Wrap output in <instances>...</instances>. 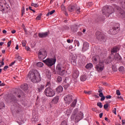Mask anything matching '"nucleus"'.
Masks as SVG:
<instances>
[{
	"label": "nucleus",
	"instance_id": "f257e3e1",
	"mask_svg": "<svg viewBox=\"0 0 125 125\" xmlns=\"http://www.w3.org/2000/svg\"><path fill=\"white\" fill-rule=\"evenodd\" d=\"M27 77L29 78L30 81L34 83H40V82L42 81L41 75L38 70H32L30 71Z\"/></svg>",
	"mask_w": 125,
	"mask_h": 125
},
{
	"label": "nucleus",
	"instance_id": "f03ea898",
	"mask_svg": "<svg viewBox=\"0 0 125 125\" xmlns=\"http://www.w3.org/2000/svg\"><path fill=\"white\" fill-rule=\"evenodd\" d=\"M102 12L103 14L105 15L106 17H109L110 14L115 12V9L113 7H109L108 6H105L102 9Z\"/></svg>",
	"mask_w": 125,
	"mask_h": 125
},
{
	"label": "nucleus",
	"instance_id": "7ed1b4c3",
	"mask_svg": "<svg viewBox=\"0 0 125 125\" xmlns=\"http://www.w3.org/2000/svg\"><path fill=\"white\" fill-rule=\"evenodd\" d=\"M56 70L60 76H64L67 73V71L65 70V67L61 63H58L57 65Z\"/></svg>",
	"mask_w": 125,
	"mask_h": 125
},
{
	"label": "nucleus",
	"instance_id": "20e7f679",
	"mask_svg": "<svg viewBox=\"0 0 125 125\" xmlns=\"http://www.w3.org/2000/svg\"><path fill=\"white\" fill-rule=\"evenodd\" d=\"M43 62L47 66V67L50 68V67H52V66L56 63V59L55 58H47L43 61Z\"/></svg>",
	"mask_w": 125,
	"mask_h": 125
},
{
	"label": "nucleus",
	"instance_id": "39448f33",
	"mask_svg": "<svg viewBox=\"0 0 125 125\" xmlns=\"http://www.w3.org/2000/svg\"><path fill=\"white\" fill-rule=\"evenodd\" d=\"M44 94L48 97H53L55 95V91L51 87H46L44 91Z\"/></svg>",
	"mask_w": 125,
	"mask_h": 125
},
{
	"label": "nucleus",
	"instance_id": "423d86ee",
	"mask_svg": "<svg viewBox=\"0 0 125 125\" xmlns=\"http://www.w3.org/2000/svg\"><path fill=\"white\" fill-rule=\"evenodd\" d=\"M105 68V63L104 62H100L95 66V69L98 73H101Z\"/></svg>",
	"mask_w": 125,
	"mask_h": 125
},
{
	"label": "nucleus",
	"instance_id": "0eeeda50",
	"mask_svg": "<svg viewBox=\"0 0 125 125\" xmlns=\"http://www.w3.org/2000/svg\"><path fill=\"white\" fill-rule=\"evenodd\" d=\"M46 56H47V52H46V51H45V50L40 49L39 51L38 57L39 59H40V60H42V59H44V58H45Z\"/></svg>",
	"mask_w": 125,
	"mask_h": 125
},
{
	"label": "nucleus",
	"instance_id": "6e6552de",
	"mask_svg": "<svg viewBox=\"0 0 125 125\" xmlns=\"http://www.w3.org/2000/svg\"><path fill=\"white\" fill-rule=\"evenodd\" d=\"M119 28H120L119 25H118V26L113 27L112 28L109 30V31H108V33L110 34V35H117V34H118V32H119V30H120L119 29Z\"/></svg>",
	"mask_w": 125,
	"mask_h": 125
},
{
	"label": "nucleus",
	"instance_id": "1a4fd4ad",
	"mask_svg": "<svg viewBox=\"0 0 125 125\" xmlns=\"http://www.w3.org/2000/svg\"><path fill=\"white\" fill-rule=\"evenodd\" d=\"M114 9L118 11L119 15L121 16V17L122 18H124V17H125V12L123 9H122L121 7H119V6H116Z\"/></svg>",
	"mask_w": 125,
	"mask_h": 125
},
{
	"label": "nucleus",
	"instance_id": "9d476101",
	"mask_svg": "<svg viewBox=\"0 0 125 125\" xmlns=\"http://www.w3.org/2000/svg\"><path fill=\"white\" fill-rule=\"evenodd\" d=\"M8 102H10V103L15 104L17 102V100L16 99V97H15L14 95H9L8 96Z\"/></svg>",
	"mask_w": 125,
	"mask_h": 125
},
{
	"label": "nucleus",
	"instance_id": "9b49d317",
	"mask_svg": "<svg viewBox=\"0 0 125 125\" xmlns=\"http://www.w3.org/2000/svg\"><path fill=\"white\" fill-rule=\"evenodd\" d=\"M64 100L66 104H70L73 101V96L71 95H68L64 97Z\"/></svg>",
	"mask_w": 125,
	"mask_h": 125
},
{
	"label": "nucleus",
	"instance_id": "f8f14e48",
	"mask_svg": "<svg viewBox=\"0 0 125 125\" xmlns=\"http://www.w3.org/2000/svg\"><path fill=\"white\" fill-rule=\"evenodd\" d=\"M96 39L98 40V41H103L104 40V36H103V35L102 34V33L100 31H97L96 32Z\"/></svg>",
	"mask_w": 125,
	"mask_h": 125
},
{
	"label": "nucleus",
	"instance_id": "ddd939ff",
	"mask_svg": "<svg viewBox=\"0 0 125 125\" xmlns=\"http://www.w3.org/2000/svg\"><path fill=\"white\" fill-rule=\"evenodd\" d=\"M15 94L16 96H17L18 97H19V98H20L21 96H23L24 93L21 90L19 89L15 92Z\"/></svg>",
	"mask_w": 125,
	"mask_h": 125
},
{
	"label": "nucleus",
	"instance_id": "4468645a",
	"mask_svg": "<svg viewBox=\"0 0 125 125\" xmlns=\"http://www.w3.org/2000/svg\"><path fill=\"white\" fill-rule=\"evenodd\" d=\"M48 35H49V32H48L38 33V36L42 39L46 38V37H48Z\"/></svg>",
	"mask_w": 125,
	"mask_h": 125
},
{
	"label": "nucleus",
	"instance_id": "2eb2a0df",
	"mask_svg": "<svg viewBox=\"0 0 125 125\" xmlns=\"http://www.w3.org/2000/svg\"><path fill=\"white\" fill-rule=\"evenodd\" d=\"M89 48V44L87 42H84L83 44V51H86Z\"/></svg>",
	"mask_w": 125,
	"mask_h": 125
},
{
	"label": "nucleus",
	"instance_id": "dca6fc26",
	"mask_svg": "<svg viewBox=\"0 0 125 125\" xmlns=\"http://www.w3.org/2000/svg\"><path fill=\"white\" fill-rule=\"evenodd\" d=\"M83 118V113L82 112H79L78 114V115L76 117L75 120H77V122H79V121H81L82 119Z\"/></svg>",
	"mask_w": 125,
	"mask_h": 125
},
{
	"label": "nucleus",
	"instance_id": "f3484780",
	"mask_svg": "<svg viewBox=\"0 0 125 125\" xmlns=\"http://www.w3.org/2000/svg\"><path fill=\"white\" fill-rule=\"evenodd\" d=\"M114 59H115V60L116 61H119V62H121V61H122V57L120 56L119 53H116L114 55Z\"/></svg>",
	"mask_w": 125,
	"mask_h": 125
},
{
	"label": "nucleus",
	"instance_id": "a211bd4d",
	"mask_svg": "<svg viewBox=\"0 0 125 125\" xmlns=\"http://www.w3.org/2000/svg\"><path fill=\"white\" fill-rule=\"evenodd\" d=\"M79 71L77 70H73L72 77L74 79H78L79 77Z\"/></svg>",
	"mask_w": 125,
	"mask_h": 125
},
{
	"label": "nucleus",
	"instance_id": "6ab92c4d",
	"mask_svg": "<svg viewBox=\"0 0 125 125\" xmlns=\"http://www.w3.org/2000/svg\"><path fill=\"white\" fill-rule=\"evenodd\" d=\"M21 89H22V90L25 91V90H28L29 86L28 85V84L24 83L21 86Z\"/></svg>",
	"mask_w": 125,
	"mask_h": 125
},
{
	"label": "nucleus",
	"instance_id": "aec40b11",
	"mask_svg": "<svg viewBox=\"0 0 125 125\" xmlns=\"http://www.w3.org/2000/svg\"><path fill=\"white\" fill-rule=\"evenodd\" d=\"M119 49L118 47H114L111 51V54H114V53H116L119 51Z\"/></svg>",
	"mask_w": 125,
	"mask_h": 125
},
{
	"label": "nucleus",
	"instance_id": "412c9836",
	"mask_svg": "<svg viewBox=\"0 0 125 125\" xmlns=\"http://www.w3.org/2000/svg\"><path fill=\"white\" fill-rule=\"evenodd\" d=\"M56 91L57 93H60V92H62L63 91V87L62 86H59L56 89Z\"/></svg>",
	"mask_w": 125,
	"mask_h": 125
},
{
	"label": "nucleus",
	"instance_id": "4be33fe9",
	"mask_svg": "<svg viewBox=\"0 0 125 125\" xmlns=\"http://www.w3.org/2000/svg\"><path fill=\"white\" fill-rule=\"evenodd\" d=\"M59 100V98L58 97H55L51 101V103L53 104H57L58 103V101Z\"/></svg>",
	"mask_w": 125,
	"mask_h": 125
},
{
	"label": "nucleus",
	"instance_id": "5701e85b",
	"mask_svg": "<svg viewBox=\"0 0 125 125\" xmlns=\"http://www.w3.org/2000/svg\"><path fill=\"white\" fill-rule=\"evenodd\" d=\"M75 5L68 6V11H69L70 12H74V10H75Z\"/></svg>",
	"mask_w": 125,
	"mask_h": 125
},
{
	"label": "nucleus",
	"instance_id": "b1692460",
	"mask_svg": "<svg viewBox=\"0 0 125 125\" xmlns=\"http://www.w3.org/2000/svg\"><path fill=\"white\" fill-rule=\"evenodd\" d=\"M75 10L76 11V13L77 14H80L81 13V8L78 5H75Z\"/></svg>",
	"mask_w": 125,
	"mask_h": 125
},
{
	"label": "nucleus",
	"instance_id": "393cba45",
	"mask_svg": "<svg viewBox=\"0 0 125 125\" xmlns=\"http://www.w3.org/2000/svg\"><path fill=\"white\" fill-rule=\"evenodd\" d=\"M44 88V85L40 84L38 85V91L39 92H41L42 90Z\"/></svg>",
	"mask_w": 125,
	"mask_h": 125
},
{
	"label": "nucleus",
	"instance_id": "a878e982",
	"mask_svg": "<svg viewBox=\"0 0 125 125\" xmlns=\"http://www.w3.org/2000/svg\"><path fill=\"white\" fill-rule=\"evenodd\" d=\"M46 75L48 79H50V78L51 77V72H50V70H47L46 71Z\"/></svg>",
	"mask_w": 125,
	"mask_h": 125
},
{
	"label": "nucleus",
	"instance_id": "bb28decb",
	"mask_svg": "<svg viewBox=\"0 0 125 125\" xmlns=\"http://www.w3.org/2000/svg\"><path fill=\"white\" fill-rule=\"evenodd\" d=\"M92 67H93V64L91 63H88L85 66L86 69H91Z\"/></svg>",
	"mask_w": 125,
	"mask_h": 125
},
{
	"label": "nucleus",
	"instance_id": "cd10ccee",
	"mask_svg": "<svg viewBox=\"0 0 125 125\" xmlns=\"http://www.w3.org/2000/svg\"><path fill=\"white\" fill-rule=\"evenodd\" d=\"M80 80L82 82H84L86 81V75H82L80 77Z\"/></svg>",
	"mask_w": 125,
	"mask_h": 125
},
{
	"label": "nucleus",
	"instance_id": "c85d7f7f",
	"mask_svg": "<svg viewBox=\"0 0 125 125\" xmlns=\"http://www.w3.org/2000/svg\"><path fill=\"white\" fill-rule=\"evenodd\" d=\"M37 66L39 67H43V63L39 62L37 63Z\"/></svg>",
	"mask_w": 125,
	"mask_h": 125
},
{
	"label": "nucleus",
	"instance_id": "c756f323",
	"mask_svg": "<svg viewBox=\"0 0 125 125\" xmlns=\"http://www.w3.org/2000/svg\"><path fill=\"white\" fill-rule=\"evenodd\" d=\"M72 111H73V108H69V109L67 110L66 114H67V115H71V114L72 113Z\"/></svg>",
	"mask_w": 125,
	"mask_h": 125
},
{
	"label": "nucleus",
	"instance_id": "7c9ffc66",
	"mask_svg": "<svg viewBox=\"0 0 125 125\" xmlns=\"http://www.w3.org/2000/svg\"><path fill=\"white\" fill-rule=\"evenodd\" d=\"M77 104V99H75L71 104V107H75Z\"/></svg>",
	"mask_w": 125,
	"mask_h": 125
},
{
	"label": "nucleus",
	"instance_id": "2f4dec72",
	"mask_svg": "<svg viewBox=\"0 0 125 125\" xmlns=\"http://www.w3.org/2000/svg\"><path fill=\"white\" fill-rule=\"evenodd\" d=\"M101 20H102V18H101V17L98 16L96 19L95 21L97 22H100V21H101Z\"/></svg>",
	"mask_w": 125,
	"mask_h": 125
},
{
	"label": "nucleus",
	"instance_id": "473e14b6",
	"mask_svg": "<svg viewBox=\"0 0 125 125\" xmlns=\"http://www.w3.org/2000/svg\"><path fill=\"white\" fill-rule=\"evenodd\" d=\"M78 112H79V109H78V108L75 109L73 111V115L74 116H76V115H77V114H78Z\"/></svg>",
	"mask_w": 125,
	"mask_h": 125
},
{
	"label": "nucleus",
	"instance_id": "72a5a7b5",
	"mask_svg": "<svg viewBox=\"0 0 125 125\" xmlns=\"http://www.w3.org/2000/svg\"><path fill=\"white\" fill-rule=\"evenodd\" d=\"M42 16V14L40 13V15L37 17L36 20H41Z\"/></svg>",
	"mask_w": 125,
	"mask_h": 125
},
{
	"label": "nucleus",
	"instance_id": "f704fd0d",
	"mask_svg": "<svg viewBox=\"0 0 125 125\" xmlns=\"http://www.w3.org/2000/svg\"><path fill=\"white\" fill-rule=\"evenodd\" d=\"M4 107H5V104H4V103H1L0 104V110L2 109H4Z\"/></svg>",
	"mask_w": 125,
	"mask_h": 125
},
{
	"label": "nucleus",
	"instance_id": "c9c22d12",
	"mask_svg": "<svg viewBox=\"0 0 125 125\" xmlns=\"http://www.w3.org/2000/svg\"><path fill=\"white\" fill-rule=\"evenodd\" d=\"M46 86H47V87H51V82H47L46 83Z\"/></svg>",
	"mask_w": 125,
	"mask_h": 125
},
{
	"label": "nucleus",
	"instance_id": "e433bc0d",
	"mask_svg": "<svg viewBox=\"0 0 125 125\" xmlns=\"http://www.w3.org/2000/svg\"><path fill=\"white\" fill-rule=\"evenodd\" d=\"M97 106H98V107H99V108L103 107V105L102 104V103H101V102L97 103Z\"/></svg>",
	"mask_w": 125,
	"mask_h": 125
},
{
	"label": "nucleus",
	"instance_id": "4c0bfd02",
	"mask_svg": "<svg viewBox=\"0 0 125 125\" xmlns=\"http://www.w3.org/2000/svg\"><path fill=\"white\" fill-rule=\"evenodd\" d=\"M74 43L75 45H77V46H80V42L78 40L74 41Z\"/></svg>",
	"mask_w": 125,
	"mask_h": 125
},
{
	"label": "nucleus",
	"instance_id": "58836bf2",
	"mask_svg": "<svg viewBox=\"0 0 125 125\" xmlns=\"http://www.w3.org/2000/svg\"><path fill=\"white\" fill-rule=\"evenodd\" d=\"M31 6H34V7H36V8L39 7V4H38V3H32Z\"/></svg>",
	"mask_w": 125,
	"mask_h": 125
},
{
	"label": "nucleus",
	"instance_id": "ea45409f",
	"mask_svg": "<svg viewBox=\"0 0 125 125\" xmlns=\"http://www.w3.org/2000/svg\"><path fill=\"white\" fill-rule=\"evenodd\" d=\"M57 81L59 83H61V82H62V77H61V76H58L57 78Z\"/></svg>",
	"mask_w": 125,
	"mask_h": 125
},
{
	"label": "nucleus",
	"instance_id": "a19ab883",
	"mask_svg": "<svg viewBox=\"0 0 125 125\" xmlns=\"http://www.w3.org/2000/svg\"><path fill=\"white\" fill-rule=\"evenodd\" d=\"M5 9V8H3V5H0V11H2V12H3Z\"/></svg>",
	"mask_w": 125,
	"mask_h": 125
},
{
	"label": "nucleus",
	"instance_id": "79ce46f5",
	"mask_svg": "<svg viewBox=\"0 0 125 125\" xmlns=\"http://www.w3.org/2000/svg\"><path fill=\"white\" fill-rule=\"evenodd\" d=\"M93 62H94V63L95 64H96V63H97V58H96V57H93Z\"/></svg>",
	"mask_w": 125,
	"mask_h": 125
},
{
	"label": "nucleus",
	"instance_id": "37998d69",
	"mask_svg": "<svg viewBox=\"0 0 125 125\" xmlns=\"http://www.w3.org/2000/svg\"><path fill=\"white\" fill-rule=\"evenodd\" d=\"M124 66H120L118 70L119 71V72H124Z\"/></svg>",
	"mask_w": 125,
	"mask_h": 125
},
{
	"label": "nucleus",
	"instance_id": "c03bdc74",
	"mask_svg": "<svg viewBox=\"0 0 125 125\" xmlns=\"http://www.w3.org/2000/svg\"><path fill=\"white\" fill-rule=\"evenodd\" d=\"M71 63L72 64H73V65H77V60L71 61Z\"/></svg>",
	"mask_w": 125,
	"mask_h": 125
},
{
	"label": "nucleus",
	"instance_id": "a18cd8bd",
	"mask_svg": "<svg viewBox=\"0 0 125 125\" xmlns=\"http://www.w3.org/2000/svg\"><path fill=\"white\" fill-rule=\"evenodd\" d=\"M112 70L114 71V72H117L118 71V68L116 67V66L113 65L112 66Z\"/></svg>",
	"mask_w": 125,
	"mask_h": 125
},
{
	"label": "nucleus",
	"instance_id": "49530a36",
	"mask_svg": "<svg viewBox=\"0 0 125 125\" xmlns=\"http://www.w3.org/2000/svg\"><path fill=\"white\" fill-rule=\"evenodd\" d=\"M69 85H70L68 83L64 84L63 85V87H64V89H67V88H68V87H69Z\"/></svg>",
	"mask_w": 125,
	"mask_h": 125
},
{
	"label": "nucleus",
	"instance_id": "de8ad7c7",
	"mask_svg": "<svg viewBox=\"0 0 125 125\" xmlns=\"http://www.w3.org/2000/svg\"><path fill=\"white\" fill-rule=\"evenodd\" d=\"M73 60H77V56H72L71 58V61Z\"/></svg>",
	"mask_w": 125,
	"mask_h": 125
},
{
	"label": "nucleus",
	"instance_id": "09e8293b",
	"mask_svg": "<svg viewBox=\"0 0 125 125\" xmlns=\"http://www.w3.org/2000/svg\"><path fill=\"white\" fill-rule=\"evenodd\" d=\"M112 113L115 115H117V108H114V109L112 110Z\"/></svg>",
	"mask_w": 125,
	"mask_h": 125
},
{
	"label": "nucleus",
	"instance_id": "8fccbe9b",
	"mask_svg": "<svg viewBox=\"0 0 125 125\" xmlns=\"http://www.w3.org/2000/svg\"><path fill=\"white\" fill-rule=\"evenodd\" d=\"M103 91V88H102V87H99L98 92L99 93L102 92Z\"/></svg>",
	"mask_w": 125,
	"mask_h": 125
},
{
	"label": "nucleus",
	"instance_id": "3c124183",
	"mask_svg": "<svg viewBox=\"0 0 125 125\" xmlns=\"http://www.w3.org/2000/svg\"><path fill=\"white\" fill-rule=\"evenodd\" d=\"M61 125H67V122L66 121H63L61 122Z\"/></svg>",
	"mask_w": 125,
	"mask_h": 125
},
{
	"label": "nucleus",
	"instance_id": "603ef678",
	"mask_svg": "<svg viewBox=\"0 0 125 125\" xmlns=\"http://www.w3.org/2000/svg\"><path fill=\"white\" fill-rule=\"evenodd\" d=\"M17 59H18L19 61H21V59H22V57L17 55Z\"/></svg>",
	"mask_w": 125,
	"mask_h": 125
},
{
	"label": "nucleus",
	"instance_id": "864d4df0",
	"mask_svg": "<svg viewBox=\"0 0 125 125\" xmlns=\"http://www.w3.org/2000/svg\"><path fill=\"white\" fill-rule=\"evenodd\" d=\"M84 93H85L86 94H88L89 95L91 94V91H84Z\"/></svg>",
	"mask_w": 125,
	"mask_h": 125
},
{
	"label": "nucleus",
	"instance_id": "5fc2aeb1",
	"mask_svg": "<svg viewBox=\"0 0 125 125\" xmlns=\"http://www.w3.org/2000/svg\"><path fill=\"white\" fill-rule=\"evenodd\" d=\"M61 8H62V10H65V9H66L65 6H64V4H62L61 5Z\"/></svg>",
	"mask_w": 125,
	"mask_h": 125
},
{
	"label": "nucleus",
	"instance_id": "6e6d98bb",
	"mask_svg": "<svg viewBox=\"0 0 125 125\" xmlns=\"http://www.w3.org/2000/svg\"><path fill=\"white\" fill-rule=\"evenodd\" d=\"M108 107V104H106L104 105V108L106 110V109H107Z\"/></svg>",
	"mask_w": 125,
	"mask_h": 125
},
{
	"label": "nucleus",
	"instance_id": "4d7b16f0",
	"mask_svg": "<svg viewBox=\"0 0 125 125\" xmlns=\"http://www.w3.org/2000/svg\"><path fill=\"white\" fill-rule=\"evenodd\" d=\"M101 97V101H104L105 100V98H106V97H105L104 96H103L102 97Z\"/></svg>",
	"mask_w": 125,
	"mask_h": 125
},
{
	"label": "nucleus",
	"instance_id": "13d9d810",
	"mask_svg": "<svg viewBox=\"0 0 125 125\" xmlns=\"http://www.w3.org/2000/svg\"><path fill=\"white\" fill-rule=\"evenodd\" d=\"M116 94L117 95H121V92L120 91V90H116Z\"/></svg>",
	"mask_w": 125,
	"mask_h": 125
},
{
	"label": "nucleus",
	"instance_id": "bf43d9fd",
	"mask_svg": "<svg viewBox=\"0 0 125 125\" xmlns=\"http://www.w3.org/2000/svg\"><path fill=\"white\" fill-rule=\"evenodd\" d=\"M11 45V41H10L9 42H7V47H9Z\"/></svg>",
	"mask_w": 125,
	"mask_h": 125
},
{
	"label": "nucleus",
	"instance_id": "052dcab7",
	"mask_svg": "<svg viewBox=\"0 0 125 125\" xmlns=\"http://www.w3.org/2000/svg\"><path fill=\"white\" fill-rule=\"evenodd\" d=\"M106 99H111L112 98V96L111 95H107L105 97Z\"/></svg>",
	"mask_w": 125,
	"mask_h": 125
},
{
	"label": "nucleus",
	"instance_id": "680f3d73",
	"mask_svg": "<svg viewBox=\"0 0 125 125\" xmlns=\"http://www.w3.org/2000/svg\"><path fill=\"white\" fill-rule=\"evenodd\" d=\"M54 12H55V10H53L52 11H51L49 13H50V15H52V14L53 13H54Z\"/></svg>",
	"mask_w": 125,
	"mask_h": 125
},
{
	"label": "nucleus",
	"instance_id": "e2e57ef3",
	"mask_svg": "<svg viewBox=\"0 0 125 125\" xmlns=\"http://www.w3.org/2000/svg\"><path fill=\"white\" fill-rule=\"evenodd\" d=\"M99 96L100 97H102V96H104V95H103V93L102 92H100L99 94Z\"/></svg>",
	"mask_w": 125,
	"mask_h": 125
},
{
	"label": "nucleus",
	"instance_id": "0e129e2a",
	"mask_svg": "<svg viewBox=\"0 0 125 125\" xmlns=\"http://www.w3.org/2000/svg\"><path fill=\"white\" fill-rule=\"evenodd\" d=\"M14 64H15V61H14V62H12V63H11L9 64V66L11 67V66H13V65H14Z\"/></svg>",
	"mask_w": 125,
	"mask_h": 125
},
{
	"label": "nucleus",
	"instance_id": "69168bd1",
	"mask_svg": "<svg viewBox=\"0 0 125 125\" xmlns=\"http://www.w3.org/2000/svg\"><path fill=\"white\" fill-rule=\"evenodd\" d=\"M22 46H26V42H24V41H23L22 42Z\"/></svg>",
	"mask_w": 125,
	"mask_h": 125
},
{
	"label": "nucleus",
	"instance_id": "338daca9",
	"mask_svg": "<svg viewBox=\"0 0 125 125\" xmlns=\"http://www.w3.org/2000/svg\"><path fill=\"white\" fill-rule=\"evenodd\" d=\"M8 69V66L6 65L4 67V70L5 71V70H7Z\"/></svg>",
	"mask_w": 125,
	"mask_h": 125
},
{
	"label": "nucleus",
	"instance_id": "774afa93",
	"mask_svg": "<svg viewBox=\"0 0 125 125\" xmlns=\"http://www.w3.org/2000/svg\"><path fill=\"white\" fill-rule=\"evenodd\" d=\"M122 7L123 8H125V2H124V3H123Z\"/></svg>",
	"mask_w": 125,
	"mask_h": 125
}]
</instances>
